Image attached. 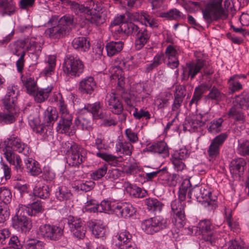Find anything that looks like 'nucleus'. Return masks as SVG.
<instances>
[{
  "label": "nucleus",
  "mask_w": 249,
  "mask_h": 249,
  "mask_svg": "<svg viewBox=\"0 0 249 249\" xmlns=\"http://www.w3.org/2000/svg\"><path fill=\"white\" fill-rule=\"evenodd\" d=\"M90 21L92 24L96 26H100L105 22V18L101 13L95 12L91 14Z\"/></svg>",
  "instance_id": "nucleus-53"
},
{
  "label": "nucleus",
  "mask_w": 249,
  "mask_h": 249,
  "mask_svg": "<svg viewBox=\"0 0 249 249\" xmlns=\"http://www.w3.org/2000/svg\"><path fill=\"white\" fill-rule=\"evenodd\" d=\"M222 0H214L208 4L202 10L203 18L207 24L228 18V14L222 6Z\"/></svg>",
  "instance_id": "nucleus-5"
},
{
  "label": "nucleus",
  "mask_w": 249,
  "mask_h": 249,
  "mask_svg": "<svg viewBox=\"0 0 249 249\" xmlns=\"http://www.w3.org/2000/svg\"><path fill=\"white\" fill-rule=\"evenodd\" d=\"M181 202L180 200L175 199L171 204L172 211L175 214L173 222L178 228L183 227L185 223L184 206Z\"/></svg>",
  "instance_id": "nucleus-13"
},
{
  "label": "nucleus",
  "mask_w": 249,
  "mask_h": 249,
  "mask_svg": "<svg viewBox=\"0 0 249 249\" xmlns=\"http://www.w3.org/2000/svg\"><path fill=\"white\" fill-rule=\"evenodd\" d=\"M171 160L174 166L175 170L178 171H182L185 167V165L183 162V160H180L178 158L172 156Z\"/></svg>",
  "instance_id": "nucleus-59"
},
{
  "label": "nucleus",
  "mask_w": 249,
  "mask_h": 249,
  "mask_svg": "<svg viewBox=\"0 0 249 249\" xmlns=\"http://www.w3.org/2000/svg\"><path fill=\"white\" fill-rule=\"evenodd\" d=\"M124 42L121 41H110L106 44L107 55L112 56L119 53L124 47Z\"/></svg>",
  "instance_id": "nucleus-32"
},
{
  "label": "nucleus",
  "mask_w": 249,
  "mask_h": 249,
  "mask_svg": "<svg viewBox=\"0 0 249 249\" xmlns=\"http://www.w3.org/2000/svg\"><path fill=\"white\" fill-rule=\"evenodd\" d=\"M203 94L201 88H196L192 98L189 103V106H192L194 104L196 106L198 102L202 98Z\"/></svg>",
  "instance_id": "nucleus-54"
},
{
  "label": "nucleus",
  "mask_w": 249,
  "mask_h": 249,
  "mask_svg": "<svg viewBox=\"0 0 249 249\" xmlns=\"http://www.w3.org/2000/svg\"><path fill=\"white\" fill-rule=\"evenodd\" d=\"M102 107L100 102L85 105L83 108L79 110V115L74 120L75 125L83 130H91L93 124L90 120V114H92L93 119L95 120L107 117L105 113L101 110Z\"/></svg>",
  "instance_id": "nucleus-2"
},
{
  "label": "nucleus",
  "mask_w": 249,
  "mask_h": 249,
  "mask_svg": "<svg viewBox=\"0 0 249 249\" xmlns=\"http://www.w3.org/2000/svg\"><path fill=\"white\" fill-rule=\"evenodd\" d=\"M223 122L221 118L213 120L208 127V130L212 133H215L220 131V127Z\"/></svg>",
  "instance_id": "nucleus-47"
},
{
  "label": "nucleus",
  "mask_w": 249,
  "mask_h": 249,
  "mask_svg": "<svg viewBox=\"0 0 249 249\" xmlns=\"http://www.w3.org/2000/svg\"><path fill=\"white\" fill-rule=\"evenodd\" d=\"M246 161L243 158H237L232 160L230 164V170L232 176L240 177L244 172L246 165Z\"/></svg>",
  "instance_id": "nucleus-23"
},
{
  "label": "nucleus",
  "mask_w": 249,
  "mask_h": 249,
  "mask_svg": "<svg viewBox=\"0 0 249 249\" xmlns=\"http://www.w3.org/2000/svg\"><path fill=\"white\" fill-rule=\"evenodd\" d=\"M64 72L69 76H79L84 69L82 61L72 55L66 56L63 64Z\"/></svg>",
  "instance_id": "nucleus-9"
},
{
  "label": "nucleus",
  "mask_w": 249,
  "mask_h": 249,
  "mask_svg": "<svg viewBox=\"0 0 249 249\" xmlns=\"http://www.w3.org/2000/svg\"><path fill=\"white\" fill-rule=\"evenodd\" d=\"M59 109L60 117H73L67 107V105L65 103L64 100L61 98L59 100Z\"/></svg>",
  "instance_id": "nucleus-52"
},
{
  "label": "nucleus",
  "mask_w": 249,
  "mask_h": 249,
  "mask_svg": "<svg viewBox=\"0 0 249 249\" xmlns=\"http://www.w3.org/2000/svg\"><path fill=\"white\" fill-rule=\"evenodd\" d=\"M43 243L35 238L28 239L23 245L22 249H44Z\"/></svg>",
  "instance_id": "nucleus-41"
},
{
  "label": "nucleus",
  "mask_w": 249,
  "mask_h": 249,
  "mask_svg": "<svg viewBox=\"0 0 249 249\" xmlns=\"http://www.w3.org/2000/svg\"><path fill=\"white\" fill-rule=\"evenodd\" d=\"M96 155L97 157L103 159L104 160L110 162L111 164L115 163L117 160V157L111 154L98 152Z\"/></svg>",
  "instance_id": "nucleus-63"
},
{
  "label": "nucleus",
  "mask_w": 249,
  "mask_h": 249,
  "mask_svg": "<svg viewBox=\"0 0 249 249\" xmlns=\"http://www.w3.org/2000/svg\"><path fill=\"white\" fill-rule=\"evenodd\" d=\"M235 102L242 108H249V95L242 94L235 97Z\"/></svg>",
  "instance_id": "nucleus-44"
},
{
  "label": "nucleus",
  "mask_w": 249,
  "mask_h": 249,
  "mask_svg": "<svg viewBox=\"0 0 249 249\" xmlns=\"http://www.w3.org/2000/svg\"><path fill=\"white\" fill-rule=\"evenodd\" d=\"M170 224L169 219L156 216L144 220L142 223V228L146 233L153 234L167 228Z\"/></svg>",
  "instance_id": "nucleus-8"
},
{
  "label": "nucleus",
  "mask_w": 249,
  "mask_h": 249,
  "mask_svg": "<svg viewBox=\"0 0 249 249\" xmlns=\"http://www.w3.org/2000/svg\"><path fill=\"white\" fill-rule=\"evenodd\" d=\"M145 204L149 211L156 213L161 212L163 204L155 198H148L144 200Z\"/></svg>",
  "instance_id": "nucleus-33"
},
{
  "label": "nucleus",
  "mask_w": 249,
  "mask_h": 249,
  "mask_svg": "<svg viewBox=\"0 0 249 249\" xmlns=\"http://www.w3.org/2000/svg\"><path fill=\"white\" fill-rule=\"evenodd\" d=\"M42 208L40 203L38 201L28 204V206H21L19 208V212L23 211V213H27L29 215H35L42 211Z\"/></svg>",
  "instance_id": "nucleus-27"
},
{
  "label": "nucleus",
  "mask_w": 249,
  "mask_h": 249,
  "mask_svg": "<svg viewBox=\"0 0 249 249\" xmlns=\"http://www.w3.org/2000/svg\"><path fill=\"white\" fill-rule=\"evenodd\" d=\"M7 144L2 149V151L5 155V149L8 148H11L13 153L14 151H17L19 153H23L26 155L29 153V147L27 144L23 142L18 137L13 135L9 136L7 138Z\"/></svg>",
  "instance_id": "nucleus-14"
},
{
  "label": "nucleus",
  "mask_w": 249,
  "mask_h": 249,
  "mask_svg": "<svg viewBox=\"0 0 249 249\" xmlns=\"http://www.w3.org/2000/svg\"><path fill=\"white\" fill-rule=\"evenodd\" d=\"M45 121L47 125L52 126L58 117V113L55 108H49L45 112Z\"/></svg>",
  "instance_id": "nucleus-42"
},
{
  "label": "nucleus",
  "mask_w": 249,
  "mask_h": 249,
  "mask_svg": "<svg viewBox=\"0 0 249 249\" xmlns=\"http://www.w3.org/2000/svg\"><path fill=\"white\" fill-rule=\"evenodd\" d=\"M12 199V195L10 190L5 187L0 188V200L4 204L9 203Z\"/></svg>",
  "instance_id": "nucleus-50"
},
{
  "label": "nucleus",
  "mask_w": 249,
  "mask_h": 249,
  "mask_svg": "<svg viewBox=\"0 0 249 249\" xmlns=\"http://www.w3.org/2000/svg\"><path fill=\"white\" fill-rule=\"evenodd\" d=\"M55 196L60 201H66L71 198L72 194L67 187L62 186L58 187L56 190Z\"/></svg>",
  "instance_id": "nucleus-38"
},
{
  "label": "nucleus",
  "mask_w": 249,
  "mask_h": 249,
  "mask_svg": "<svg viewBox=\"0 0 249 249\" xmlns=\"http://www.w3.org/2000/svg\"><path fill=\"white\" fill-rule=\"evenodd\" d=\"M124 186L126 193L133 197L143 198L147 194L145 190L138 187L135 184H131L129 182H125Z\"/></svg>",
  "instance_id": "nucleus-24"
},
{
  "label": "nucleus",
  "mask_w": 249,
  "mask_h": 249,
  "mask_svg": "<svg viewBox=\"0 0 249 249\" xmlns=\"http://www.w3.org/2000/svg\"><path fill=\"white\" fill-rule=\"evenodd\" d=\"M148 151L159 154H162L163 157L169 155L168 146L163 141H160L152 144L148 147Z\"/></svg>",
  "instance_id": "nucleus-29"
},
{
  "label": "nucleus",
  "mask_w": 249,
  "mask_h": 249,
  "mask_svg": "<svg viewBox=\"0 0 249 249\" xmlns=\"http://www.w3.org/2000/svg\"><path fill=\"white\" fill-rule=\"evenodd\" d=\"M55 67V59L53 56H49L48 58L47 66L42 71L46 76H49L53 73V70Z\"/></svg>",
  "instance_id": "nucleus-45"
},
{
  "label": "nucleus",
  "mask_w": 249,
  "mask_h": 249,
  "mask_svg": "<svg viewBox=\"0 0 249 249\" xmlns=\"http://www.w3.org/2000/svg\"><path fill=\"white\" fill-rule=\"evenodd\" d=\"M73 117H60V119L57 123L56 131L59 133H70V130L72 125Z\"/></svg>",
  "instance_id": "nucleus-28"
},
{
  "label": "nucleus",
  "mask_w": 249,
  "mask_h": 249,
  "mask_svg": "<svg viewBox=\"0 0 249 249\" xmlns=\"http://www.w3.org/2000/svg\"><path fill=\"white\" fill-rule=\"evenodd\" d=\"M16 7L8 0H0V14L4 16L6 15L11 16L15 13Z\"/></svg>",
  "instance_id": "nucleus-34"
},
{
  "label": "nucleus",
  "mask_w": 249,
  "mask_h": 249,
  "mask_svg": "<svg viewBox=\"0 0 249 249\" xmlns=\"http://www.w3.org/2000/svg\"><path fill=\"white\" fill-rule=\"evenodd\" d=\"M138 30V26L132 22H124L120 26L117 27L115 29V32H117L120 34H124L129 35L131 34H135L136 32Z\"/></svg>",
  "instance_id": "nucleus-30"
},
{
  "label": "nucleus",
  "mask_w": 249,
  "mask_h": 249,
  "mask_svg": "<svg viewBox=\"0 0 249 249\" xmlns=\"http://www.w3.org/2000/svg\"><path fill=\"white\" fill-rule=\"evenodd\" d=\"M211 191L205 186H196L188 193V196L190 198L192 196L195 197L209 211H213L217 207L215 199L211 198Z\"/></svg>",
  "instance_id": "nucleus-4"
},
{
  "label": "nucleus",
  "mask_w": 249,
  "mask_h": 249,
  "mask_svg": "<svg viewBox=\"0 0 249 249\" xmlns=\"http://www.w3.org/2000/svg\"><path fill=\"white\" fill-rule=\"evenodd\" d=\"M9 247L14 249H22L23 245L21 244L17 236H11L8 241Z\"/></svg>",
  "instance_id": "nucleus-58"
},
{
  "label": "nucleus",
  "mask_w": 249,
  "mask_h": 249,
  "mask_svg": "<svg viewBox=\"0 0 249 249\" xmlns=\"http://www.w3.org/2000/svg\"><path fill=\"white\" fill-rule=\"evenodd\" d=\"M107 170V166L104 165L96 170L93 172L90 176L91 178L95 180H98L103 177L106 174Z\"/></svg>",
  "instance_id": "nucleus-51"
},
{
  "label": "nucleus",
  "mask_w": 249,
  "mask_h": 249,
  "mask_svg": "<svg viewBox=\"0 0 249 249\" xmlns=\"http://www.w3.org/2000/svg\"><path fill=\"white\" fill-rule=\"evenodd\" d=\"M229 93L231 94L235 91L241 89L242 88V85L238 81L234 80V77H231L229 80Z\"/></svg>",
  "instance_id": "nucleus-55"
},
{
  "label": "nucleus",
  "mask_w": 249,
  "mask_h": 249,
  "mask_svg": "<svg viewBox=\"0 0 249 249\" xmlns=\"http://www.w3.org/2000/svg\"><path fill=\"white\" fill-rule=\"evenodd\" d=\"M171 98V94L168 92H163L157 98L156 104L159 109H163L169 105V100Z\"/></svg>",
  "instance_id": "nucleus-40"
},
{
  "label": "nucleus",
  "mask_w": 249,
  "mask_h": 249,
  "mask_svg": "<svg viewBox=\"0 0 249 249\" xmlns=\"http://www.w3.org/2000/svg\"><path fill=\"white\" fill-rule=\"evenodd\" d=\"M10 212L5 205L0 203V224L4 223L8 219Z\"/></svg>",
  "instance_id": "nucleus-57"
},
{
  "label": "nucleus",
  "mask_w": 249,
  "mask_h": 249,
  "mask_svg": "<svg viewBox=\"0 0 249 249\" xmlns=\"http://www.w3.org/2000/svg\"><path fill=\"white\" fill-rule=\"evenodd\" d=\"M121 174V172L119 169H112L109 170L108 172H107L106 178L111 180H115L120 177Z\"/></svg>",
  "instance_id": "nucleus-64"
},
{
  "label": "nucleus",
  "mask_w": 249,
  "mask_h": 249,
  "mask_svg": "<svg viewBox=\"0 0 249 249\" xmlns=\"http://www.w3.org/2000/svg\"><path fill=\"white\" fill-rule=\"evenodd\" d=\"M190 152L185 147L180 148L175 151L172 156L178 158L180 160H185L189 157Z\"/></svg>",
  "instance_id": "nucleus-61"
},
{
  "label": "nucleus",
  "mask_w": 249,
  "mask_h": 249,
  "mask_svg": "<svg viewBox=\"0 0 249 249\" xmlns=\"http://www.w3.org/2000/svg\"><path fill=\"white\" fill-rule=\"evenodd\" d=\"M181 13L176 9H172L167 12H162L160 14V17L166 18L169 19H177L181 18Z\"/></svg>",
  "instance_id": "nucleus-48"
},
{
  "label": "nucleus",
  "mask_w": 249,
  "mask_h": 249,
  "mask_svg": "<svg viewBox=\"0 0 249 249\" xmlns=\"http://www.w3.org/2000/svg\"><path fill=\"white\" fill-rule=\"evenodd\" d=\"M67 162L71 166H78L83 162L85 157L83 156L84 149L75 143H73L68 147Z\"/></svg>",
  "instance_id": "nucleus-12"
},
{
  "label": "nucleus",
  "mask_w": 249,
  "mask_h": 249,
  "mask_svg": "<svg viewBox=\"0 0 249 249\" xmlns=\"http://www.w3.org/2000/svg\"><path fill=\"white\" fill-rule=\"evenodd\" d=\"M106 100L112 113L120 114L123 111V105L114 93H107Z\"/></svg>",
  "instance_id": "nucleus-20"
},
{
  "label": "nucleus",
  "mask_w": 249,
  "mask_h": 249,
  "mask_svg": "<svg viewBox=\"0 0 249 249\" xmlns=\"http://www.w3.org/2000/svg\"><path fill=\"white\" fill-rule=\"evenodd\" d=\"M2 165L4 176L2 177H0L1 181L0 183L3 184L5 183L7 180L11 178V171L10 168L6 164L3 163Z\"/></svg>",
  "instance_id": "nucleus-62"
},
{
  "label": "nucleus",
  "mask_w": 249,
  "mask_h": 249,
  "mask_svg": "<svg viewBox=\"0 0 249 249\" xmlns=\"http://www.w3.org/2000/svg\"><path fill=\"white\" fill-rule=\"evenodd\" d=\"M203 69L202 76L209 75L213 73L212 71L207 70L205 60L202 59H197L196 61L186 64L183 68V73L181 76L182 81H187L189 78L193 80L196 76Z\"/></svg>",
  "instance_id": "nucleus-6"
},
{
  "label": "nucleus",
  "mask_w": 249,
  "mask_h": 249,
  "mask_svg": "<svg viewBox=\"0 0 249 249\" xmlns=\"http://www.w3.org/2000/svg\"><path fill=\"white\" fill-rule=\"evenodd\" d=\"M68 224L74 237L81 239L85 236L86 227L80 218L70 215L68 218Z\"/></svg>",
  "instance_id": "nucleus-11"
},
{
  "label": "nucleus",
  "mask_w": 249,
  "mask_h": 249,
  "mask_svg": "<svg viewBox=\"0 0 249 249\" xmlns=\"http://www.w3.org/2000/svg\"><path fill=\"white\" fill-rule=\"evenodd\" d=\"M136 39L135 41V48L137 50H140L143 47L148 41L151 36L150 32H148L145 28L140 29L138 27V30L135 33Z\"/></svg>",
  "instance_id": "nucleus-21"
},
{
  "label": "nucleus",
  "mask_w": 249,
  "mask_h": 249,
  "mask_svg": "<svg viewBox=\"0 0 249 249\" xmlns=\"http://www.w3.org/2000/svg\"><path fill=\"white\" fill-rule=\"evenodd\" d=\"M227 137L228 135L223 133L217 136L212 140L207 151L208 154L210 158L215 159L219 155L220 148L222 146Z\"/></svg>",
  "instance_id": "nucleus-17"
},
{
  "label": "nucleus",
  "mask_w": 249,
  "mask_h": 249,
  "mask_svg": "<svg viewBox=\"0 0 249 249\" xmlns=\"http://www.w3.org/2000/svg\"><path fill=\"white\" fill-rule=\"evenodd\" d=\"M21 81L25 87L28 93L33 95L37 103L45 101L49 97L53 88L48 87L46 89H39L37 87L36 82L31 77H21Z\"/></svg>",
  "instance_id": "nucleus-7"
},
{
  "label": "nucleus",
  "mask_w": 249,
  "mask_h": 249,
  "mask_svg": "<svg viewBox=\"0 0 249 249\" xmlns=\"http://www.w3.org/2000/svg\"><path fill=\"white\" fill-rule=\"evenodd\" d=\"M23 211L19 212L18 211L16 215L12 219V224L13 227L18 230L26 233L28 232L32 228V223L30 219L23 214L22 215Z\"/></svg>",
  "instance_id": "nucleus-16"
},
{
  "label": "nucleus",
  "mask_w": 249,
  "mask_h": 249,
  "mask_svg": "<svg viewBox=\"0 0 249 249\" xmlns=\"http://www.w3.org/2000/svg\"><path fill=\"white\" fill-rule=\"evenodd\" d=\"M28 44V38H25L24 39H20L16 42L15 46V51L13 52V53L17 56H19L20 53H18L19 49H24L26 48V45Z\"/></svg>",
  "instance_id": "nucleus-60"
},
{
  "label": "nucleus",
  "mask_w": 249,
  "mask_h": 249,
  "mask_svg": "<svg viewBox=\"0 0 249 249\" xmlns=\"http://www.w3.org/2000/svg\"><path fill=\"white\" fill-rule=\"evenodd\" d=\"M75 24L73 15H66L61 17L57 23L53 24L51 28L47 29L45 34L47 37L53 39H59L68 36L71 29V27Z\"/></svg>",
  "instance_id": "nucleus-3"
},
{
  "label": "nucleus",
  "mask_w": 249,
  "mask_h": 249,
  "mask_svg": "<svg viewBox=\"0 0 249 249\" xmlns=\"http://www.w3.org/2000/svg\"><path fill=\"white\" fill-rule=\"evenodd\" d=\"M89 226L92 234L97 238H102L105 236L107 232L106 227L102 224L91 222Z\"/></svg>",
  "instance_id": "nucleus-31"
},
{
  "label": "nucleus",
  "mask_w": 249,
  "mask_h": 249,
  "mask_svg": "<svg viewBox=\"0 0 249 249\" xmlns=\"http://www.w3.org/2000/svg\"><path fill=\"white\" fill-rule=\"evenodd\" d=\"M96 88V84L93 77L88 76L80 82L78 89L82 94H91Z\"/></svg>",
  "instance_id": "nucleus-22"
},
{
  "label": "nucleus",
  "mask_w": 249,
  "mask_h": 249,
  "mask_svg": "<svg viewBox=\"0 0 249 249\" xmlns=\"http://www.w3.org/2000/svg\"><path fill=\"white\" fill-rule=\"evenodd\" d=\"M5 157L10 164L14 165L18 173H21L23 169L22 166L21 160L18 155L13 153L11 148L8 147L5 149Z\"/></svg>",
  "instance_id": "nucleus-25"
},
{
  "label": "nucleus",
  "mask_w": 249,
  "mask_h": 249,
  "mask_svg": "<svg viewBox=\"0 0 249 249\" xmlns=\"http://www.w3.org/2000/svg\"><path fill=\"white\" fill-rule=\"evenodd\" d=\"M113 211L116 214L122 217L127 218L132 216L137 211L136 208L128 203H117L113 206Z\"/></svg>",
  "instance_id": "nucleus-19"
},
{
  "label": "nucleus",
  "mask_w": 249,
  "mask_h": 249,
  "mask_svg": "<svg viewBox=\"0 0 249 249\" xmlns=\"http://www.w3.org/2000/svg\"><path fill=\"white\" fill-rule=\"evenodd\" d=\"M18 92L17 85H11L7 87L6 93L1 99L4 110L0 112V123L10 124L15 121L18 111L16 106Z\"/></svg>",
  "instance_id": "nucleus-1"
},
{
  "label": "nucleus",
  "mask_w": 249,
  "mask_h": 249,
  "mask_svg": "<svg viewBox=\"0 0 249 249\" xmlns=\"http://www.w3.org/2000/svg\"><path fill=\"white\" fill-rule=\"evenodd\" d=\"M197 228L205 241L209 242L212 245L215 242L214 226L210 221L206 219L200 221L198 224Z\"/></svg>",
  "instance_id": "nucleus-15"
},
{
  "label": "nucleus",
  "mask_w": 249,
  "mask_h": 249,
  "mask_svg": "<svg viewBox=\"0 0 249 249\" xmlns=\"http://www.w3.org/2000/svg\"><path fill=\"white\" fill-rule=\"evenodd\" d=\"M133 146L129 142H122L119 140L116 144V150L117 152L127 156H131Z\"/></svg>",
  "instance_id": "nucleus-36"
},
{
  "label": "nucleus",
  "mask_w": 249,
  "mask_h": 249,
  "mask_svg": "<svg viewBox=\"0 0 249 249\" xmlns=\"http://www.w3.org/2000/svg\"><path fill=\"white\" fill-rule=\"evenodd\" d=\"M209 91V94L206 96V98L208 99L219 101L224 97V94L215 86H213Z\"/></svg>",
  "instance_id": "nucleus-43"
},
{
  "label": "nucleus",
  "mask_w": 249,
  "mask_h": 249,
  "mask_svg": "<svg viewBox=\"0 0 249 249\" xmlns=\"http://www.w3.org/2000/svg\"><path fill=\"white\" fill-rule=\"evenodd\" d=\"M37 232L42 237L53 241L60 239L64 234V231L62 228L47 224L40 225Z\"/></svg>",
  "instance_id": "nucleus-10"
},
{
  "label": "nucleus",
  "mask_w": 249,
  "mask_h": 249,
  "mask_svg": "<svg viewBox=\"0 0 249 249\" xmlns=\"http://www.w3.org/2000/svg\"><path fill=\"white\" fill-rule=\"evenodd\" d=\"M228 116L229 118H232L236 121H243L245 120L243 113L239 110L235 106L230 108L228 112Z\"/></svg>",
  "instance_id": "nucleus-46"
},
{
  "label": "nucleus",
  "mask_w": 249,
  "mask_h": 249,
  "mask_svg": "<svg viewBox=\"0 0 249 249\" xmlns=\"http://www.w3.org/2000/svg\"><path fill=\"white\" fill-rule=\"evenodd\" d=\"M72 45L75 49L83 52L87 51L90 47L89 41L84 36L74 38L72 41Z\"/></svg>",
  "instance_id": "nucleus-35"
},
{
  "label": "nucleus",
  "mask_w": 249,
  "mask_h": 249,
  "mask_svg": "<svg viewBox=\"0 0 249 249\" xmlns=\"http://www.w3.org/2000/svg\"><path fill=\"white\" fill-rule=\"evenodd\" d=\"M64 3H66L67 5L70 6L71 10L76 14H78L80 13H88L89 12L88 6L78 3L74 1L64 0Z\"/></svg>",
  "instance_id": "nucleus-37"
},
{
  "label": "nucleus",
  "mask_w": 249,
  "mask_h": 249,
  "mask_svg": "<svg viewBox=\"0 0 249 249\" xmlns=\"http://www.w3.org/2000/svg\"><path fill=\"white\" fill-rule=\"evenodd\" d=\"M133 116L136 119L140 120L142 118H145L146 120L150 118V114L148 111L142 109H138L137 108H134Z\"/></svg>",
  "instance_id": "nucleus-56"
},
{
  "label": "nucleus",
  "mask_w": 249,
  "mask_h": 249,
  "mask_svg": "<svg viewBox=\"0 0 249 249\" xmlns=\"http://www.w3.org/2000/svg\"><path fill=\"white\" fill-rule=\"evenodd\" d=\"M203 116L201 114L197 115L196 119H188L186 122L184 128L189 131H195L198 127L204 125L206 120H202Z\"/></svg>",
  "instance_id": "nucleus-26"
},
{
  "label": "nucleus",
  "mask_w": 249,
  "mask_h": 249,
  "mask_svg": "<svg viewBox=\"0 0 249 249\" xmlns=\"http://www.w3.org/2000/svg\"><path fill=\"white\" fill-rule=\"evenodd\" d=\"M116 237L121 243L116 244L114 249H137L132 242V235L129 232L126 231H122Z\"/></svg>",
  "instance_id": "nucleus-18"
},
{
  "label": "nucleus",
  "mask_w": 249,
  "mask_h": 249,
  "mask_svg": "<svg viewBox=\"0 0 249 249\" xmlns=\"http://www.w3.org/2000/svg\"><path fill=\"white\" fill-rule=\"evenodd\" d=\"M35 196L42 199H46L50 196V189L48 185H36L34 189Z\"/></svg>",
  "instance_id": "nucleus-39"
},
{
  "label": "nucleus",
  "mask_w": 249,
  "mask_h": 249,
  "mask_svg": "<svg viewBox=\"0 0 249 249\" xmlns=\"http://www.w3.org/2000/svg\"><path fill=\"white\" fill-rule=\"evenodd\" d=\"M237 151L241 156H249V141H243L241 142H239Z\"/></svg>",
  "instance_id": "nucleus-49"
}]
</instances>
